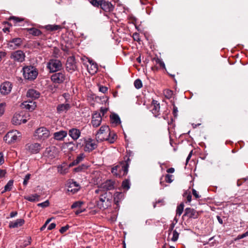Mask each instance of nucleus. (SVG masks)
Segmentation results:
<instances>
[{"label":"nucleus","mask_w":248,"mask_h":248,"mask_svg":"<svg viewBox=\"0 0 248 248\" xmlns=\"http://www.w3.org/2000/svg\"><path fill=\"white\" fill-rule=\"evenodd\" d=\"M22 71L24 78L31 81L35 79L38 74L37 69L32 66H25L23 68Z\"/></svg>","instance_id":"nucleus-1"},{"label":"nucleus","mask_w":248,"mask_h":248,"mask_svg":"<svg viewBox=\"0 0 248 248\" xmlns=\"http://www.w3.org/2000/svg\"><path fill=\"white\" fill-rule=\"evenodd\" d=\"M128 164L124 165L121 162L111 169L112 173L118 177L126 175L128 173Z\"/></svg>","instance_id":"nucleus-2"},{"label":"nucleus","mask_w":248,"mask_h":248,"mask_svg":"<svg viewBox=\"0 0 248 248\" xmlns=\"http://www.w3.org/2000/svg\"><path fill=\"white\" fill-rule=\"evenodd\" d=\"M50 135L49 130L45 127H40L35 131L33 136L36 140L44 141L48 139Z\"/></svg>","instance_id":"nucleus-3"},{"label":"nucleus","mask_w":248,"mask_h":248,"mask_svg":"<svg viewBox=\"0 0 248 248\" xmlns=\"http://www.w3.org/2000/svg\"><path fill=\"white\" fill-rule=\"evenodd\" d=\"M62 63L58 59H50L46 64V68L50 73H54L60 71L62 69Z\"/></svg>","instance_id":"nucleus-4"},{"label":"nucleus","mask_w":248,"mask_h":248,"mask_svg":"<svg viewBox=\"0 0 248 248\" xmlns=\"http://www.w3.org/2000/svg\"><path fill=\"white\" fill-rule=\"evenodd\" d=\"M21 137V134L17 130H12L7 133L4 140L8 143L15 142L19 140Z\"/></svg>","instance_id":"nucleus-5"},{"label":"nucleus","mask_w":248,"mask_h":248,"mask_svg":"<svg viewBox=\"0 0 248 248\" xmlns=\"http://www.w3.org/2000/svg\"><path fill=\"white\" fill-rule=\"evenodd\" d=\"M10 58L15 62H22L25 60V54L23 51L18 50L12 52Z\"/></svg>","instance_id":"nucleus-6"},{"label":"nucleus","mask_w":248,"mask_h":248,"mask_svg":"<svg viewBox=\"0 0 248 248\" xmlns=\"http://www.w3.org/2000/svg\"><path fill=\"white\" fill-rule=\"evenodd\" d=\"M110 132V129L108 125H102L99 131L96 134V139L97 141H103L107 138V136H103L104 134H108Z\"/></svg>","instance_id":"nucleus-7"},{"label":"nucleus","mask_w":248,"mask_h":248,"mask_svg":"<svg viewBox=\"0 0 248 248\" xmlns=\"http://www.w3.org/2000/svg\"><path fill=\"white\" fill-rule=\"evenodd\" d=\"M77 69L75 58L74 56L68 57L66 62V70L68 72L72 73L76 71Z\"/></svg>","instance_id":"nucleus-8"},{"label":"nucleus","mask_w":248,"mask_h":248,"mask_svg":"<svg viewBox=\"0 0 248 248\" xmlns=\"http://www.w3.org/2000/svg\"><path fill=\"white\" fill-rule=\"evenodd\" d=\"M84 151L90 152L96 149L97 147V141L89 138L84 140Z\"/></svg>","instance_id":"nucleus-9"},{"label":"nucleus","mask_w":248,"mask_h":248,"mask_svg":"<svg viewBox=\"0 0 248 248\" xmlns=\"http://www.w3.org/2000/svg\"><path fill=\"white\" fill-rule=\"evenodd\" d=\"M13 84L11 82L5 81L0 86V93L2 95H7L11 92Z\"/></svg>","instance_id":"nucleus-10"},{"label":"nucleus","mask_w":248,"mask_h":248,"mask_svg":"<svg viewBox=\"0 0 248 248\" xmlns=\"http://www.w3.org/2000/svg\"><path fill=\"white\" fill-rule=\"evenodd\" d=\"M26 150L31 154H37L41 149V145L39 143H29L25 146Z\"/></svg>","instance_id":"nucleus-11"},{"label":"nucleus","mask_w":248,"mask_h":248,"mask_svg":"<svg viewBox=\"0 0 248 248\" xmlns=\"http://www.w3.org/2000/svg\"><path fill=\"white\" fill-rule=\"evenodd\" d=\"M51 79L54 83H62L65 79V73L64 72L55 73L51 76Z\"/></svg>","instance_id":"nucleus-12"},{"label":"nucleus","mask_w":248,"mask_h":248,"mask_svg":"<svg viewBox=\"0 0 248 248\" xmlns=\"http://www.w3.org/2000/svg\"><path fill=\"white\" fill-rule=\"evenodd\" d=\"M199 216V213L194 209L191 208H186L185 210V213L183 216V218L184 219L186 217L188 218H197Z\"/></svg>","instance_id":"nucleus-13"},{"label":"nucleus","mask_w":248,"mask_h":248,"mask_svg":"<svg viewBox=\"0 0 248 248\" xmlns=\"http://www.w3.org/2000/svg\"><path fill=\"white\" fill-rule=\"evenodd\" d=\"M27 120L24 118V116L20 113H15L12 118V122L15 125H19L21 124H25Z\"/></svg>","instance_id":"nucleus-14"},{"label":"nucleus","mask_w":248,"mask_h":248,"mask_svg":"<svg viewBox=\"0 0 248 248\" xmlns=\"http://www.w3.org/2000/svg\"><path fill=\"white\" fill-rule=\"evenodd\" d=\"M68 192H71L72 194L77 193L80 189L79 185L73 180H70L67 183Z\"/></svg>","instance_id":"nucleus-15"},{"label":"nucleus","mask_w":248,"mask_h":248,"mask_svg":"<svg viewBox=\"0 0 248 248\" xmlns=\"http://www.w3.org/2000/svg\"><path fill=\"white\" fill-rule=\"evenodd\" d=\"M115 182L111 180H108L103 183H102L100 188L103 190H110L114 189L115 188Z\"/></svg>","instance_id":"nucleus-16"},{"label":"nucleus","mask_w":248,"mask_h":248,"mask_svg":"<svg viewBox=\"0 0 248 248\" xmlns=\"http://www.w3.org/2000/svg\"><path fill=\"white\" fill-rule=\"evenodd\" d=\"M107 193L105 192L100 196L99 201L97 202V206L100 209H105L107 204L104 205V203H107L109 202V199L107 197Z\"/></svg>","instance_id":"nucleus-17"},{"label":"nucleus","mask_w":248,"mask_h":248,"mask_svg":"<svg viewBox=\"0 0 248 248\" xmlns=\"http://www.w3.org/2000/svg\"><path fill=\"white\" fill-rule=\"evenodd\" d=\"M102 121V117L100 113L95 112L92 116V120L91 123L94 127L99 126Z\"/></svg>","instance_id":"nucleus-18"},{"label":"nucleus","mask_w":248,"mask_h":248,"mask_svg":"<svg viewBox=\"0 0 248 248\" xmlns=\"http://www.w3.org/2000/svg\"><path fill=\"white\" fill-rule=\"evenodd\" d=\"M100 8L105 12H111L114 9V6L108 1L102 0Z\"/></svg>","instance_id":"nucleus-19"},{"label":"nucleus","mask_w":248,"mask_h":248,"mask_svg":"<svg viewBox=\"0 0 248 248\" xmlns=\"http://www.w3.org/2000/svg\"><path fill=\"white\" fill-rule=\"evenodd\" d=\"M26 96L32 100L36 99L40 97V93L37 90L30 89L27 91Z\"/></svg>","instance_id":"nucleus-20"},{"label":"nucleus","mask_w":248,"mask_h":248,"mask_svg":"<svg viewBox=\"0 0 248 248\" xmlns=\"http://www.w3.org/2000/svg\"><path fill=\"white\" fill-rule=\"evenodd\" d=\"M68 134L73 140H76L80 137L81 132L79 129L73 128L69 130Z\"/></svg>","instance_id":"nucleus-21"},{"label":"nucleus","mask_w":248,"mask_h":248,"mask_svg":"<svg viewBox=\"0 0 248 248\" xmlns=\"http://www.w3.org/2000/svg\"><path fill=\"white\" fill-rule=\"evenodd\" d=\"M67 132L66 131L61 130L53 134V138L57 140H62L67 136Z\"/></svg>","instance_id":"nucleus-22"},{"label":"nucleus","mask_w":248,"mask_h":248,"mask_svg":"<svg viewBox=\"0 0 248 248\" xmlns=\"http://www.w3.org/2000/svg\"><path fill=\"white\" fill-rule=\"evenodd\" d=\"M152 112L155 117L158 116L159 113L160 105L157 101L153 100L152 103Z\"/></svg>","instance_id":"nucleus-23"},{"label":"nucleus","mask_w":248,"mask_h":248,"mask_svg":"<svg viewBox=\"0 0 248 248\" xmlns=\"http://www.w3.org/2000/svg\"><path fill=\"white\" fill-rule=\"evenodd\" d=\"M25 223V220L22 218L17 219L16 220L11 221L9 223L10 228H16L22 226Z\"/></svg>","instance_id":"nucleus-24"},{"label":"nucleus","mask_w":248,"mask_h":248,"mask_svg":"<svg viewBox=\"0 0 248 248\" xmlns=\"http://www.w3.org/2000/svg\"><path fill=\"white\" fill-rule=\"evenodd\" d=\"M22 43V41L20 38H14L9 42V46L13 47L14 48H16L19 47Z\"/></svg>","instance_id":"nucleus-25"},{"label":"nucleus","mask_w":248,"mask_h":248,"mask_svg":"<svg viewBox=\"0 0 248 248\" xmlns=\"http://www.w3.org/2000/svg\"><path fill=\"white\" fill-rule=\"evenodd\" d=\"M30 34L34 36H38L42 34V31L35 28H28L24 29Z\"/></svg>","instance_id":"nucleus-26"},{"label":"nucleus","mask_w":248,"mask_h":248,"mask_svg":"<svg viewBox=\"0 0 248 248\" xmlns=\"http://www.w3.org/2000/svg\"><path fill=\"white\" fill-rule=\"evenodd\" d=\"M172 175L169 174H166L164 177L162 176L160 179V184L163 187L166 186L164 184V181L168 183H170L172 182Z\"/></svg>","instance_id":"nucleus-27"},{"label":"nucleus","mask_w":248,"mask_h":248,"mask_svg":"<svg viewBox=\"0 0 248 248\" xmlns=\"http://www.w3.org/2000/svg\"><path fill=\"white\" fill-rule=\"evenodd\" d=\"M70 108V105L68 103L59 104L57 107V111L59 113H61L63 112H66Z\"/></svg>","instance_id":"nucleus-28"},{"label":"nucleus","mask_w":248,"mask_h":248,"mask_svg":"<svg viewBox=\"0 0 248 248\" xmlns=\"http://www.w3.org/2000/svg\"><path fill=\"white\" fill-rule=\"evenodd\" d=\"M110 121L112 124L118 125L121 124V120L119 116L116 113H113L110 116Z\"/></svg>","instance_id":"nucleus-29"},{"label":"nucleus","mask_w":248,"mask_h":248,"mask_svg":"<svg viewBox=\"0 0 248 248\" xmlns=\"http://www.w3.org/2000/svg\"><path fill=\"white\" fill-rule=\"evenodd\" d=\"M116 139V134L110 131L108 133V135L107 136V138L105 140L108 141V142L110 143H113L114 142Z\"/></svg>","instance_id":"nucleus-30"},{"label":"nucleus","mask_w":248,"mask_h":248,"mask_svg":"<svg viewBox=\"0 0 248 248\" xmlns=\"http://www.w3.org/2000/svg\"><path fill=\"white\" fill-rule=\"evenodd\" d=\"M44 28L50 31H56L62 29L60 25H47L44 27Z\"/></svg>","instance_id":"nucleus-31"},{"label":"nucleus","mask_w":248,"mask_h":248,"mask_svg":"<svg viewBox=\"0 0 248 248\" xmlns=\"http://www.w3.org/2000/svg\"><path fill=\"white\" fill-rule=\"evenodd\" d=\"M84 157H85V155H84V154H80L77 157L76 159H75L72 163H70V166H73L77 165L79 162H80L81 161H82L83 160Z\"/></svg>","instance_id":"nucleus-32"},{"label":"nucleus","mask_w":248,"mask_h":248,"mask_svg":"<svg viewBox=\"0 0 248 248\" xmlns=\"http://www.w3.org/2000/svg\"><path fill=\"white\" fill-rule=\"evenodd\" d=\"M40 196L37 194H35L31 196H28L25 197V199L30 202H35L39 201Z\"/></svg>","instance_id":"nucleus-33"},{"label":"nucleus","mask_w":248,"mask_h":248,"mask_svg":"<svg viewBox=\"0 0 248 248\" xmlns=\"http://www.w3.org/2000/svg\"><path fill=\"white\" fill-rule=\"evenodd\" d=\"M14 181L13 180H11L8 181L7 184L4 186V189L2 192V193H3L7 191H10L13 186Z\"/></svg>","instance_id":"nucleus-34"},{"label":"nucleus","mask_w":248,"mask_h":248,"mask_svg":"<svg viewBox=\"0 0 248 248\" xmlns=\"http://www.w3.org/2000/svg\"><path fill=\"white\" fill-rule=\"evenodd\" d=\"M114 200L115 202L118 203L119 201L121 200L123 196V194L121 192H116L114 195Z\"/></svg>","instance_id":"nucleus-35"},{"label":"nucleus","mask_w":248,"mask_h":248,"mask_svg":"<svg viewBox=\"0 0 248 248\" xmlns=\"http://www.w3.org/2000/svg\"><path fill=\"white\" fill-rule=\"evenodd\" d=\"M155 62L156 64H158L161 67L165 69V65L164 62L158 57H155L153 60Z\"/></svg>","instance_id":"nucleus-36"},{"label":"nucleus","mask_w":248,"mask_h":248,"mask_svg":"<svg viewBox=\"0 0 248 248\" xmlns=\"http://www.w3.org/2000/svg\"><path fill=\"white\" fill-rule=\"evenodd\" d=\"M184 204L183 203H181L180 205H179L176 209V215L180 216L184 210Z\"/></svg>","instance_id":"nucleus-37"},{"label":"nucleus","mask_w":248,"mask_h":248,"mask_svg":"<svg viewBox=\"0 0 248 248\" xmlns=\"http://www.w3.org/2000/svg\"><path fill=\"white\" fill-rule=\"evenodd\" d=\"M90 3L95 7H100L102 0H90Z\"/></svg>","instance_id":"nucleus-38"},{"label":"nucleus","mask_w":248,"mask_h":248,"mask_svg":"<svg viewBox=\"0 0 248 248\" xmlns=\"http://www.w3.org/2000/svg\"><path fill=\"white\" fill-rule=\"evenodd\" d=\"M179 233L177 232L176 230H174L172 232V237L171 238V240L173 242L176 241L179 237Z\"/></svg>","instance_id":"nucleus-39"},{"label":"nucleus","mask_w":248,"mask_h":248,"mask_svg":"<svg viewBox=\"0 0 248 248\" xmlns=\"http://www.w3.org/2000/svg\"><path fill=\"white\" fill-rule=\"evenodd\" d=\"M31 237H28V240L24 241L23 244L20 246V248H25L27 246L30 245L31 244Z\"/></svg>","instance_id":"nucleus-40"},{"label":"nucleus","mask_w":248,"mask_h":248,"mask_svg":"<svg viewBox=\"0 0 248 248\" xmlns=\"http://www.w3.org/2000/svg\"><path fill=\"white\" fill-rule=\"evenodd\" d=\"M83 204V202H82L80 201H78L75 202L72 205H71V208L74 209L76 208H80L81 206Z\"/></svg>","instance_id":"nucleus-41"},{"label":"nucleus","mask_w":248,"mask_h":248,"mask_svg":"<svg viewBox=\"0 0 248 248\" xmlns=\"http://www.w3.org/2000/svg\"><path fill=\"white\" fill-rule=\"evenodd\" d=\"M134 86L136 89H139L142 86L141 81L140 79H137L134 81Z\"/></svg>","instance_id":"nucleus-42"},{"label":"nucleus","mask_w":248,"mask_h":248,"mask_svg":"<svg viewBox=\"0 0 248 248\" xmlns=\"http://www.w3.org/2000/svg\"><path fill=\"white\" fill-rule=\"evenodd\" d=\"M122 186L124 189H128L130 188V183L128 180H125L122 183Z\"/></svg>","instance_id":"nucleus-43"},{"label":"nucleus","mask_w":248,"mask_h":248,"mask_svg":"<svg viewBox=\"0 0 248 248\" xmlns=\"http://www.w3.org/2000/svg\"><path fill=\"white\" fill-rule=\"evenodd\" d=\"M10 20H13L14 24H16L19 22L22 21L23 19L22 18H18L17 17L13 16V17H10Z\"/></svg>","instance_id":"nucleus-44"},{"label":"nucleus","mask_w":248,"mask_h":248,"mask_svg":"<svg viewBox=\"0 0 248 248\" xmlns=\"http://www.w3.org/2000/svg\"><path fill=\"white\" fill-rule=\"evenodd\" d=\"M31 178V174H27L24 179V181H23V184L24 186H26L28 184V181L29 180V179H30Z\"/></svg>","instance_id":"nucleus-45"},{"label":"nucleus","mask_w":248,"mask_h":248,"mask_svg":"<svg viewBox=\"0 0 248 248\" xmlns=\"http://www.w3.org/2000/svg\"><path fill=\"white\" fill-rule=\"evenodd\" d=\"M49 205V202L48 200H46L43 202L38 203L37 205L38 206H40L43 208H45V207H46L48 206Z\"/></svg>","instance_id":"nucleus-46"},{"label":"nucleus","mask_w":248,"mask_h":248,"mask_svg":"<svg viewBox=\"0 0 248 248\" xmlns=\"http://www.w3.org/2000/svg\"><path fill=\"white\" fill-rule=\"evenodd\" d=\"M172 91L170 90L165 91L164 94L167 98H170L172 95Z\"/></svg>","instance_id":"nucleus-47"},{"label":"nucleus","mask_w":248,"mask_h":248,"mask_svg":"<svg viewBox=\"0 0 248 248\" xmlns=\"http://www.w3.org/2000/svg\"><path fill=\"white\" fill-rule=\"evenodd\" d=\"M192 193L195 198L197 199L200 198L201 197V195H199V193L195 189L193 188L192 189Z\"/></svg>","instance_id":"nucleus-48"},{"label":"nucleus","mask_w":248,"mask_h":248,"mask_svg":"<svg viewBox=\"0 0 248 248\" xmlns=\"http://www.w3.org/2000/svg\"><path fill=\"white\" fill-rule=\"evenodd\" d=\"M86 166L84 165H82V166H78L74 169V170L76 172L81 171L82 170L86 169Z\"/></svg>","instance_id":"nucleus-49"},{"label":"nucleus","mask_w":248,"mask_h":248,"mask_svg":"<svg viewBox=\"0 0 248 248\" xmlns=\"http://www.w3.org/2000/svg\"><path fill=\"white\" fill-rule=\"evenodd\" d=\"M26 103V102L25 103ZM25 107L26 109H29L30 111H32L34 109L35 106L34 105H31L29 104H25Z\"/></svg>","instance_id":"nucleus-50"},{"label":"nucleus","mask_w":248,"mask_h":248,"mask_svg":"<svg viewBox=\"0 0 248 248\" xmlns=\"http://www.w3.org/2000/svg\"><path fill=\"white\" fill-rule=\"evenodd\" d=\"M69 228V226L68 225H67L65 226L62 227L59 230L60 232L61 233H63L65 232Z\"/></svg>","instance_id":"nucleus-51"},{"label":"nucleus","mask_w":248,"mask_h":248,"mask_svg":"<svg viewBox=\"0 0 248 248\" xmlns=\"http://www.w3.org/2000/svg\"><path fill=\"white\" fill-rule=\"evenodd\" d=\"M124 165L128 164V168L129 166V163L130 162V159L129 157L125 156L124 157V161L121 162Z\"/></svg>","instance_id":"nucleus-52"},{"label":"nucleus","mask_w":248,"mask_h":248,"mask_svg":"<svg viewBox=\"0 0 248 248\" xmlns=\"http://www.w3.org/2000/svg\"><path fill=\"white\" fill-rule=\"evenodd\" d=\"M5 104L1 103L0 104V116L3 114L5 109H4Z\"/></svg>","instance_id":"nucleus-53"},{"label":"nucleus","mask_w":248,"mask_h":248,"mask_svg":"<svg viewBox=\"0 0 248 248\" xmlns=\"http://www.w3.org/2000/svg\"><path fill=\"white\" fill-rule=\"evenodd\" d=\"M108 88L106 86H100L99 87V90L100 92L103 93H106L108 91Z\"/></svg>","instance_id":"nucleus-54"},{"label":"nucleus","mask_w":248,"mask_h":248,"mask_svg":"<svg viewBox=\"0 0 248 248\" xmlns=\"http://www.w3.org/2000/svg\"><path fill=\"white\" fill-rule=\"evenodd\" d=\"M62 96L65 99L66 102H68V100L70 98V94L68 93H64L62 94Z\"/></svg>","instance_id":"nucleus-55"},{"label":"nucleus","mask_w":248,"mask_h":248,"mask_svg":"<svg viewBox=\"0 0 248 248\" xmlns=\"http://www.w3.org/2000/svg\"><path fill=\"white\" fill-rule=\"evenodd\" d=\"M6 173V172L5 170L0 169V178L4 177Z\"/></svg>","instance_id":"nucleus-56"},{"label":"nucleus","mask_w":248,"mask_h":248,"mask_svg":"<svg viewBox=\"0 0 248 248\" xmlns=\"http://www.w3.org/2000/svg\"><path fill=\"white\" fill-rule=\"evenodd\" d=\"M56 224L55 223H51L48 227L47 230H52V229H54L56 227Z\"/></svg>","instance_id":"nucleus-57"},{"label":"nucleus","mask_w":248,"mask_h":248,"mask_svg":"<svg viewBox=\"0 0 248 248\" xmlns=\"http://www.w3.org/2000/svg\"><path fill=\"white\" fill-rule=\"evenodd\" d=\"M178 109L177 108L174 106L173 108V114L175 117H176L177 115Z\"/></svg>","instance_id":"nucleus-58"},{"label":"nucleus","mask_w":248,"mask_h":248,"mask_svg":"<svg viewBox=\"0 0 248 248\" xmlns=\"http://www.w3.org/2000/svg\"><path fill=\"white\" fill-rule=\"evenodd\" d=\"M4 162V159L3 157V154L0 152V165L2 164Z\"/></svg>","instance_id":"nucleus-59"},{"label":"nucleus","mask_w":248,"mask_h":248,"mask_svg":"<svg viewBox=\"0 0 248 248\" xmlns=\"http://www.w3.org/2000/svg\"><path fill=\"white\" fill-rule=\"evenodd\" d=\"M174 226H175V223H172L170 225V227L169 229V234L170 233V232H171L172 231L173 232V229L174 228Z\"/></svg>","instance_id":"nucleus-60"},{"label":"nucleus","mask_w":248,"mask_h":248,"mask_svg":"<svg viewBox=\"0 0 248 248\" xmlns=\"http://www.w3.org/2000/svg\"><path fill=\"white\" fill-rule=\"evenodd\" d=\"M193 151H191L189 153V155H188L186 159V163L187 164L189 161V160L190 159L192 155Z\"/></svg>","instance_id":"nucleus-61"},{"label":"nucleus","mask_w":248,"mask_h":248,"mask_svg":"<svg viewBox=\"0 0 248 248\" xmlns=\"http://www.w3.org/2000/svg\"><path fill=\"white\" fill-rule=\"evenodd\" d=\"M163 202V200H159L157 202H156L155 203H154V207L155 208L157 204L160 203L161 205H162Z\"/></svg>","instance_id":"nucleus-62"},{"label":"nucleus","mask_w":248,"mask_h":248,"mask_svg":"<svg viewBox=\"0 0 248 248\" xmlns=\"http://www.w3.org/2000/svg\"><path fill=\"white\" fill-rule=\"evenodd\" d=\"M247 236H248V231L247 232H246L245 233L241 235L240 236H239L238 237L239 238H243Z\"/></svg>","instance_id":"nucleus-63"},{"label":"nucleus","mask_w":248,"mask_h":248,"mask_svg":"<svg viewBox=\"0 0 248 248\" xmlns=\"http://www.w3.org/2000/svg\"><path fill=\"white\" fill-rule=\"evenodd\" d=\"M174 171V169L173 168H170L167 170V172L168 173H173Z\"/></svg>","instance_id":"nucleus-64"}]
</instances>
